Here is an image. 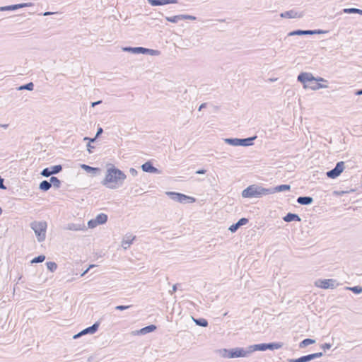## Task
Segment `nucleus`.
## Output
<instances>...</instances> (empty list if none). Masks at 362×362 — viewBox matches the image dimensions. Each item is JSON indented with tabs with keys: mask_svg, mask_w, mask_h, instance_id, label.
I'll return each mask as SVG.
<instances>
[{
	"mask_svg": "<svg viewBox=\"0 0 362 362\" xmlns=\"http://www.w3.org/2000/svg\"><path fill=\"white\" fill-rule=\"evenodd\" d=\"M345 168V163L344 161L337 162L335 167L326 173V175L331 179L338 177Z\"/></svg>",
	"mask_w": 362,
	"mask_h": 362,
	"instance_id": "obj_11",
	"label": "nucleus"
},
{
	"mask_svg": "<svg viewBox=\"0 0 362 362\" xmlns=\"http://www.w3.org/2000/svg\"><path fill=\"white\" fill-rule=\"evenodd\" d=\"M52 187V183L47 180H42L39 185V189L42 192L48 191Z\"/></svg>",
	"mask_w": 362,
	"mask_h": 362,
	"instance_id": "obj_26",
	"label": "nucleus"
},
{
	"mask_svg": "<svg viewBox=\"0 0 362 362\" xmlns=\"http://www.w3.org/2000/svg\"><path fill=\"white\" fill-rule=\"evenodd\" d=\"M87 151L89 153H93V149L95 148V146H92L90 143H88L87 144Z\"/></svg>",
	"mask_w": 362,
	"mask_h": 362,
	"instance_id": "obj_49",
	"label": "nucleus"
},
{
	"mask_svg": "<svg viewBox=\"0 0 362 362\" xmlns=\"http://www.w3.org/2000/svg\"><path fill=\"white\" fill-rule=\"evenodd\" d=\"M95 219L98 225H102L105 224L107 221L108 216L104 213H100L96 216Z\"/></svg>",
	"mask_w": 362,
	"mask_h": 362,
	"instance_id": "obj_27",
	"label": "nucleus"
},
{
	"mask_svg": "<svg viewBox=\"0 0 362 362\" xmlns=\"http://www.w3.org/2000/svg\"><path fill=\"white\" fill-rule=\"evenodd\" d=\"M331 347H332V344H329V343H325V344L321 345V348L323 350L329 349Z\"/></svg>",
	"mask_w": 362,
	"mask_h": 362,
	"instance_id": "obj_45",
	"label": "nucleus"
},
{
	"mask_svg": "<svg viewBox=\"0 0 362 362\" xmlns=\"http://www.w3.org/2000/svg\"><path fill=\"white\" fill-rule=\"evenodd\" d=\"M124 52H130L132 54H149L151 56H158L160 54V51L158 49H148L143 47H124L122 48Z\"/></svg>",
	"mask_w": 362,
	"mask_h": 362,
	"instance_id": "obj_7",
	"label": "nucleus"
},
{
	"mask_svg": "<svg viewBox=\"0 0 362 362\" xmlns=\"http://www.w3.org/2000/svg\"><path fill=\"white\" fill-rule=\"evenodd\" d=\"M192 318L195 324L199 327H206L209 325V322L205 318Z\"/></svg>",
	"mask_w": 362,
	"mask_h": 362,
	"instance_id": "obj_28",
	"label": "nucleus"
},
{
	"mask_svg": "<svg viewBox=\"0 0 362 362\" xmlns=\"http://www.w3.org/2000/svg\"><path fill=\"white\" fill-rule=\"evenodd\" d=\"M126 178L127 175L122 170L111 164L107 168L105 177L101 182V184L107 188L115 189L116 186L112 185V183L122 185Z\"/></svg>",
	"mask_w": 362,
	"mask_h": 362,
	"instance_id": "obj_1",
	"label": "nucleus"
},
{
	"mask_svg": "<svg viewBox=\"0 0 362 362\" xmlns=\"http://www.w3.org/2000/svg\"><path fill=\"white\" fill-rule=\"evenodd\" d=\"M206 103H202L200 105L199 107V110H202L203 108H205L206 107Z\"/></svg>",
	"mask_w": 362,
	"mask_h": 362,
	"instance_id": "obj_56",
	"label": "nucleus"
},
{
	"mask_svg": "<svg viewBox=\"0 0 362 362\" xmlns=\"http://www.w3.org/2000/svg\"><path fill=\"white\" fill-rule=\"evenodd\" d=\"M66 230H73V231H78V230H86V226L83 223H68L65 228Z\"/></svg>",
	"mask_w": 362,
	"mask_h": 362,
	"instance_id": "obj_19",
	"label": "nucleus"
},
{
	"mask_svg": "<svg viewBox=\"0 0 362 362\" xmlns=\"http://www.w3.org/2000/svg\"><path fill=\"white\" fill-rule=\"evenodd\" d=\"M283 220L285 222H287V223H290V222H292V221H297V222L301 221V218L298 216V214H294V213H291V212H289V213L286 214L283 217Z\"/></svg>",
	"mask_w": 362,
	"mask_h": 362,
	"instance_id": "obj_21",
	"label": "nucleus"
},
{
	"mask_svg": "<svg viewBox=\"0 0 362 362\" xmlns=\"http://www.w3.org/2000/svg\"><path fill=\"white\" fill-rule=\"evenodd\" d=\"M327 30H324L321 29H315V30H300L297 29L290 32L288 35V36H294V35H317V34H324L327 33Z\"/></svg>",
	"mask_w": 362,
	"mask_h": 362,
	"instance_id": "obj_12",
	"label": "nucleus"
},
{
	"mask_svg": "<svg viewBox=\"0 0 362 362\" xmlns=\"http://www.w3.org/2000/svg\"><path fill=\"white\" fill-rule=\"evenodd\" d=\"M180 16H182V20L195 21L197 19L196 16L189 14H180Z\"/></svg>",
	"mask_w": 362,
	"mask_h": 362,
	"instance_id": "obj_41",
	"label": "nucleus"
},
{
	"mask_svg": "<svg viewBox=\"0 0 362 362\" xmlns=\"http://www.w3.org/2000/svg\"><path fill=\"white\" fill-rule=\"evenodd\" d=\"M354 94L356 95H362V89L356 90L354 92Z\"/></svg>",
	"mask_w": 362,
	"mask_h": 362,
	"instance_id": "obj_55",
	"label": "nucleus"
},
{
	"mask_svg": "<svg viewBox=\"0 0 362 362\" xmlns=\"http://www.w3.org/2000/svg\"><path fill=\"white\" fill-rule=\"evenodd\" d=\"M42 176L44 177H49V176H52V173H51V170L49 169V167H47V168H44L41 173H40Z\"/></svg>",
	"mask_w": 362,
	"mask_h": 362,
	"instance_id": "obj_40",
	"label": "nucleus"
},
{
	"mask_svg": "<svg viewBox=\"0 0 362 362\" xmlns=\"http://www.w3.org/2000/svg\"><path fill=\"white\" fill-rule=\"evenodd\" d=\"M148 2L152 6H158L170 4H177L178 0H148Z\"/></svg>",
	"mask_w": 362,
	"mask_h": 362,
	"instance_id": "obj_17",
	"label": "nucleus"
},
{
	"mask_svg": "<svg viewBox=\"0 0 362 362\" xmlns=\"http://www.w3.org/2000/svg\"><path fill=\"white\" fill-rule=\"evenodd\" d=\"M342 13H357L362 16V10L356 8H344L342 10Z\"/></svg>",
	"mask_w": 362,
	"mask_h": 362,
	"instance_id": "obj_32",
	"label": "nucleus"
},
{
	"mask_svg": "<svg viewBox=\"0 0 362 362\" xmlns=\"http://www.w3.org/2000/svg\"><path fill=\"white\" fill-rule=\"evenodd\" d=\"M131 307H132V305H117L115 307V310L122 311V310H125L127 309H129Z\"/></svg>",
	"mask_w": 362,
	"mask_h": 362,
	"instance_id": "obj_42",
	"label": "nucleus"
},
{
	"mask_svg": "<svg viewBox=\"0 0 362 362\" xmlns=\"http://www.w3.org/2000/svg\"><path fill=\"white\" fill-rule=\"evenodd\" d=\"M268 188L259 185H251L243 190L241 195L243 198H260L268 195Z\"/></svg>",
	"mask_w": 362,
	"mask_h": 362,
	"instance_id": "obj_4",
	"label": "nucleus"
},
{
	"mask_svg": "<svg viewBox=\"0 0 362 362\" xmlns=\"http://www.w3.org/2000/svg\"><path fill=\"white\" fill-rule=\"evenodd\" d=\"M180 286V284H174V285L173 286V291H171V293H173L175 292V291L177 290L178 286Z\"/></svg>",
	"mask_w": 362,
	"mask_h": 362,
	"instance_id": "obj_51",
	"label": "nucleus"
},
{
	"mask_svg": "<svg viewBox=\"0 0 362 362\" xmlns=\"http://www.w3.org/2000/svg\"><path fill=\"white\" fill-rule=\"evenodd\" d=\"M165 18L167 21L173 23H177L179 21H182V16H180V14L174 16H165Z\"/></svg>",
	"mask_w": 362,
	"mask_h": 362,
	"instance_id": "obj_33",
	"label": "nucleus"
},
{
	"mask_svg": "<svg viewBox=\"0 0 362 362\" xmlns=\"http://www.w3.org/2000/svg\"><path fill=\"white\" fill-rule=\"evenodd\" d=\"M4 179L0 176V189H6V187L4 185Z\"/></svg>",
	"mask_w": 362,
	"mask_h": 362,
	"instance_id": "obj_48",
	"label": "nucleus"
},
{
	"mask_svg": "<svg viewBox=\"0 0 362 362\" xmlns=\"http://www.w3.org/2000/svg\"><path fill=\"white\" fill-rule=\"evenodd\" d=\"M346 289L352 291L354 294H360L362 293V286H361L346 287Z\"/></svg>",
	"mask_w": 362,
	"mask_h": 362,
	"instance_id": "obj_36",
	"label": "nucleus"
},
{
	"mask_svg": "<svg viewBox=\"0 0 362 362\" xmlns=\"http://www.w3.org/2000/svg\"><path fill=\"white\" fill-rule=\"evenodd\" d=\"M157 329L156 325H149L144 327H142L141 329L136 331V334L138 335H144L148 333H151L154 332Z\"/></svg>",
	"mask_w": 362,
	"mask_h": 362,
	"instance_id": "obj_22",
	"label": "nucleus"
},
{
	"mask_svg": "<svg viewBox=\"0 0 362 362\" xmlns=\"http://www.w3.org/2000/svg\"><path fill=\"white\" fill-rule=\"evenodd\" d=\"M310 355H311L312 359L314 360L315 358H320L321 356H322L323 353L322 352H317V353L310 354Z\"/></svg>",
	"mask_w": 362,
	"mask_h": 362,
	"instance_id": "obj_43",
	"label": "nucleus"
},
{
	"mask_svg": "<svg viewBox=\"0 0 362 362\" xmlns=\"http://www.w3.org/2000/svg\"><path fill=\"white\" fill-rule=\"evenodd\" d=\"M249 219L245 217L240 218L236 223H233L228 228L231 233H235L241 226L246 225Z\"/></svg>",
	"mask_w": 362,
	"mask_h": 362,
	"instance_id": "obj_14",
	"label": "nucleus"
},
{
	"mask_svg": "<svg viewBox=\"0 0 362 362\" xmlns=\"http://www.w3.org/2000/svg\"><path fill=\"white\" fill-rule=\"evenodd\" d=\"M33 6V3H21L18 4H13L9 6H5L0 7V11H14L18 8H22L25 7H30Z\"/></svg>",
	"mask_w": 362,
	"mask_h": 362,
	"instance_id": "obj_13",
	"label": "nucleus"
},
{
	"mask_svg": "<svg viewBox=\"0 0 362 362\" xmlns=\"http://www.w3.org/2000/svg\"><path fill=\"white\" fill-rule=\"evenodd\" d=\"M46 266L47 269L51 272H54L57 269V264L54 262H47Z\"/></svg>",
	"mask_w": 362,
	"mask_h": 362,
	"instance_id": "obj_35",
	"label": "nucleus"
},
{
	"mask_svg": "<svg viewBox=\"0 0 362 362\" xmlns=\"http://www.w3.org/2000/svg\"><path fill=\"white\" fill-rule=\"evenodd\" d=\"M296 202L300 205L308 206L313 204L314 199L310 196H300L297 198Z\"/></svg>",
	"mask_w": 362,
	"mask_h": 362,
	"instance_id": "obj_20",
	"label": "nucleus"
},
{
	"mask_svg": "<svg viewBox=\"0 0 362 362\" xmlns=\"http://www.w3.org/2000/svg\"><path fill=\"white\" fill-rule=\"evenodd\" d=\"M257 139V136L247 138H226L224 141L226 144L233 146H250L254 144V141Z\"/></svg>",
	"mask_w": 362,
	"mask_h": 362,
	"instance_id": "obj_6",
	"label": "nucleus"
},
{
	"mask_svg": "<svg viewBox=\"0 0 362 362\" xmlns=\"http://www.w3.org/2000/svg\"><path fill=\"white\" fill-rule=\"evenodd\" d=\"M103 133V129L100 127H98L97 129L96 134H95L96 138H98Z\"/></svg>",
	"mask_w": 362,
	"mask_h": 362,
	"instance_id": "obj_46",
	"label": "nucleus"
},
{
	"mask_svg": "<svg viewBox=\"0 0 362 362\" xmlns=\"http://www.w3.org/2000/svg\"><path fill=\"white\" fill-rule=\"evenodd\" d=\"M94 267H95V265H94V264H91V265H90V266H89V267H88V269H86L83 272V274H81V276H84L86 274H87V273L88 272V271H89V269H90V268Z\"/></svg>",
	"mask_w": 362,
	"mask_h": 362,
	"instance_id": "obj_53",
	"label": "nucleus"
},
{
	"mask_svg": "<svg viewBox=\"0 0 362 362\" xmlns=\"http://www.w3.org/2000/svg\"><path fill=\"white\" fill-rule=\"evenodd\" d=\"M84 334H83V331L81 330V332H79L78 333L76 334L75 335H74L73 338L74 339H78L82 336H83Z\"/></svg>",
	"mask_w": 362,
	"mask_h": 362,
	"instance_id": "obj_50",
	"label": "nucleus"
},
{
	"mask_svg": "<svg viewBox=\"0 0 362 362\" xmlns=\"http://www.w3.org/2000/svg\"><path fill=\"white\" fill-rule=\"evenodd\" d=\"M97 139H98V138H96V136H95L93 138H90L88 136H86L83 138L84 141L88 140L89 141L88 143H90V144L95 142Z\"/></svg>",
	"mask_w": 362,
	"mask_h": 362,
	"instance_id": "obj_44",
	"label": "nucleus"
},
{
	"mask_svg": "<svg viewBox=\"0 0 362 362\" xmlns=\"http://www.w3.org/2000/svg\"><path fill=\"white\" fill-rule=\"evenodd\" d=\"M102 103V100H98V101H95V102H92L91 103V106L92 107H95L99 104Z\"/></svg>",
	"mask_w": 362,
	"mask_h": 362,
	"instance_id": "obj_54",
	"label": "nucleus"
},
{
	"mask_svg": "<svg viewBox=\"0 0 362 362\" xmlns=\"http://www.w3.org/2000/svg\"><path fill=\"white\" fill-rule=\"evenodd\" d=\"M51 13H52L51 12L47 11V12L44 13V14H43V15H44V16H49V15H50Z\"/></svg>",
	"mask_w": 362,
	"mask_h": 362,
	"instance_id": "obj_58",
	"label": "nucleus"
},
{
	"mask_svg": "<svg viewBox=\"0 0 362 362\" xmlns=\"http://www.w3.org/2000/svg\"><path fill=\"white\" fill-rule=\"evenodd\" d=\"M222 357L226 358H235L247 357L250 354V346L246 349L243 347H235L232 349H222L219 350Z\"/></svg>",
	"mask_w": 362,
	"mask_h": 362,
	"instance_id": "obj_3",
	"label": "nucleus"
},
{
	"mask_svg": "<svg viewBox=\"0 0 362 362\" xmlns=\"http://www.w3.org/2000/svg\"><path fill=\"white\" fill-rule=\"evenodd\" d=\"M34 83L33 82H29L28 83L23 84L17 88L18 90H33L34 89Z\"/></svg>",
	"mask_w": 362,
	"mask_h": 362,
	"instance_id": "obj_30",
	"label": "nucleus"
},
{
	"mask_svg": "<svg viewBox=\"0 0 362 362\" xmlns=\"http://www.w3.org/2000/svg\"><path fill=\"white\" fill-rule=\"evenodd\" d=\"M45 256L44 255H38L35 257H34L32 260H31V263L32 264H35V263H41L42 262L45 261Z\"/></svg>",
	"mask_w": 362,
	"mask_h": 362,
	"instance_id": "obj_37",
	"label": "nucleus"
},
{
	"mask_svg": "<svg viewBox=\"0 0 362 362\" xmlns=\"http://www.w3.org/2000/svg\"><path fill=\"white\" fill-rule=\"evenodd\" d=\"M49 169L51 170L52 175H53L59 173L62 170L63 167L62 165H55L50 166Z\"/></svg>",
	"mask_w": 362,
	"mask_h": 362,
	"instance_id": "obj_34",
	"label": "nucleus"
},
{
	"mask_svg": "<svg viewBox=\"0 0 362 362\" xmlns=\"http://www.w3.org/2000/svg\"><path fill=\"white\" fill-rule=\"evenodd\" d=\"M47 224L46 221H33L30 223V228L34 230L38 242L41 243L46 238Z\"/></svg>",
	"mask_w": 362,
	"mask_h": 362,
	"instance_id": "obj_5",
	"label": "nucleus"
},
{
	"mask_svg": "<svg viewBox=\"0 0 362 362\" xmlns=\"http://www.w3.org/2000/svg\"><path fill=\"white\" fill-rule=\"evenodd\" d=\"M339 284L336 279H318L315 282V286L323 289H334Z\"/></svg>",
	"mask_w": 362,
	"mask_h": 362,
	"instance_id": "obj_10",
	"label": "nucleus"
},
{
	"mask_svg": "<svg viewBox=\"0 0 362 362\" xmlns=\"http://www.w3.org/2000/svg\"><path fill=\"white\" fill-rule=\"evenodd\" d=\"M3 213V209H1V207H0V216Z\"/></svg>",
	"mask_w": 362,
	"mask_h": 362,
	"instance_id": "obj_60",
	"label": "nucleus"
},
{
	"mask_svg": "<svg viewBox=\"0 0 362 362\" xmlns=\"http://www.w3.org/2000/svg\"><path fill=\"white\" fill-rule=\"evenodd\" d=\"M217 21L219 22H225V19H218Z\"/></svg>",
	"mask_w": 362,
	"mask_h": 362,
	"instance_id": "obj_59",
	"label": "nucleus"
},
{
	"mask_svg": "<svg viewBox=\"0 0 362 362\" xmlns=\"http://www.w3.org/2000/svg\"><path fill=\"white\" fill-rule=\"evenodd\" d=\"M50 182L52 183V186H53L54 188L58 189L61 186V180L55 176H51Z\"/></svg>",
	"mask_w": 362,
	"mask_h": 362,
	"instance_id": "obj_31",
	"label": "nucleus"
},
{
	"mask_svg": "<svg viewBox=\"0 0 362 362\" xmlns=\"http://www.w3.org/2000/svg\"><path fill=\"white\" fill-rule=\"evenodd\" d=\"M282 347V343L280 342H269L261 343L250 346V354L256 351H265L267 350H275Z\"/></svg>",
	"mask_w": 362,
	"mask_h": 362,
	"instance_id": "obj_8",
	"label": "nucleus"
},
{
	"mask_svg": "<svg viewBox=\"0 0 362 362\" xmlns=\"http://www.w3.org/2000/svg\"><path fill=\"white\" fill-rule=\"evenodd\" d=\"M97 226H98V222L96 221V219L95 218H93V219H90L88 221V226L89 228H95Z\"/></svg>",
	"mask_w": 362,
	"mask_h": 362,
	"instance_id": "obj_39",
	"label": "nucleus"
},
{
	"mask_svg": "<svg viewBox=\"0 0 362 362\" xmlns=\"http://www.w3.org/2000/svg\"><path fill=\"white\" fill-rule=\"evenodd\" d=\"M23 279V276L21 275L18 279V281H17V284H20L21 282L23 283V281H21Z\"/></svg>",
	"mask_w": 362,
	"mask_h": 362,
	"instance_id": "obj_57",
	"label": "nucleus"
},
{
	"mask_svg": "<svg viewBox=\"0 0 362 362\" xmlns=\"http://www.w3.org/2000/svg\"><path fill=\"white\" fill-rule=\"evenodd\" d=\"M129 173L134 177L136 176L137 174H138V171L135 168H131L129 169Z\"/></svg>",
	"mask_w": 362,
	"mask_h": 362,
	"instance_id": "obj_47",
	"label": "nucleus"
},
{
	"mask_svg": "<svg viewBox=\"0 0 362 362\" xmlns=\"http://www.w3.org/2000/svg\"><path fill=\"white\" fill-rule=\"evenodd\" d=\"M135 239V236L130 239L129 238H127V239H124L122 241V246L126 249L127 247H129L131 244H132L133 240Z\"/></svg>",
	"mask_w": 362,
	"mask_h": 362,
	"instance_id": "obj_38",
	"label": "nucleus"
},
{
	"mask_svg": "<svg viewBox=\"0 0 362 362\" xmlns=\"http://www.w3.org/2000/svg\"><path fill=\"white\" fill-rule=\"evenodd\" d=\"M100 325V320L95 322L93 325L83 329L82 330L83 334L84 335L88 334H95L98 330Z\"/></svg>",
	"mask_w": 362,
	"mask_h": 362,
	"instance_id": "obj_18",
	"label": "nucleus"
},
{
	"mask_svg": "<svg viewBox=\"0 0 362 362\" xmlns=\"http://www.w3.org/2000/svg\"><path fill=\"white\" fill-rule=\"evenodd\" d=\"M141 169L145 173H159L160 170L153 166L151 161H146L141 165Z\"/></svg>",
	"mask_w": 362,
	"mask_h": 362,
	"instance_id": "obj_16",
	"label": "nucleus"
},
{
	"mask_svg": "<svg viewBox=\"0 0 362 362\" xmlns=\"http://www.w3.org/2000/svg\"><path fill=\"white\" fill-rule=\"evenodd\" d=\"M206 173V170L205 169H199L195 172L196 174L202 175L205 174Z\"/></svg>",
	"mask_w": 362,
	"mask_h": 362,
	"instance_id": "obj_52",
	"label": "nucleus"
},
{
	"mask_svg": "<svg viewBox=\"0 0 362 362\" xmlns=\"http://www.w3.org/2000/svg\"><path fill=\"white\" fill-rule=\"evenodd\" d=\"M166 195L173 201L180 203H194L196 198L177 192H166Z\"/></svg>",
	"mask_w": 362,
	"mask_h": 362,
	"instance_id": "obj_9",
	"label": "nucleus"
},
{
	"mask_svg": "<svg viewBox=\"0 0 362 362\" xmlns=\"http://www.w3.org/2000/svg\"><path fill=\"white\" fill-rule=\"evenodd\" d=\"M298 82L301 83L305 89H311L313 90L320 88H325L327 85H324L320 82H327V80L322 77H315L311 73L301 72L297 77Z\"/></svg>",
	"mask_w": 362,
	"mask_h": 362,
	"instance_id": "obj_2",
	"label": "nucleus"
},
{
	"mask_svg": "<svg viewBox=\"0 0 362 362\" xmlns=\"http://www.w3.org/2000/svg\"><path fill=\"white\" fill-rule=\"evenodd\" d=\"M291 190V185L287 184H282L277 185L274 187L268 188V194H274L276 192H286Z\"/></svg>",
	"mask_w": 362,
	"mask_h": 362,
	"instance_id": "obj_15",
	"label": "nucleus"
},
{
	"mask_svg": "<svg viewBox=\"0 0 362 362\" xmlns=\"http://www.w3.org/2000/svg\"><path fill=\"white\" fill-rule=\"evenodd\" d=\"M315 343V339H310V338H306V339L302 340L299 343V347L300 349H303V348L306 347L307 346L310 345V344H313Z\"/></svg>",
	"mask_w": 362,
	"mask_h": 362,
	"instance_id": "obj_29",
	"label": "nucleus"
},
{
	"mask_svg": "<svg viewBox=\"0 0 362 362\" xmlns=\"http://www.w3.org/2000/svg\"><path fill=\"white\" fill-rule=\"evenodd\" d=\"M81 168L88 173L98 174L101 171L99 168L92 167L86 164H81Z\"/></svg>",
	"mask_w": 362,
	"mask_h": 362,
	"instance_id": "obj_24",
	"label": "nucleus"
},
{
	"mask_svg": "<svg viewBox=\"0 0 362 362\" xmlns=\"http://www.w3.org/2000/svg\"><path fill=\"white\" fill-rule=\"evenodd\" d=\"M312 357L310 354L302 356L298 358H289L288 359V362H309L312 361Z\"/></svg>",
	"mask_w": 362,
	"mask_h": 362,
	"instance_id": "obj_25",
	"label": "nucleus"
},
{
	"mask_svg": "<svg viewBox=\"0 0 362 362\" xmlns=\"http://www.w3.org/2000/svg\"><path fill=\"white\" fill-rule=\"evenodd\" d=\"M280 16L281 18H300L302 16V15L298 14V12H296L294 10H289V11H285L284 13H281L280 14Z\"/></svg>",
	"mask_w": 362,
	"mask_h": 362,
	"instance_id": "obj_23",
	"label": "nucleus"
}]
</instances>
